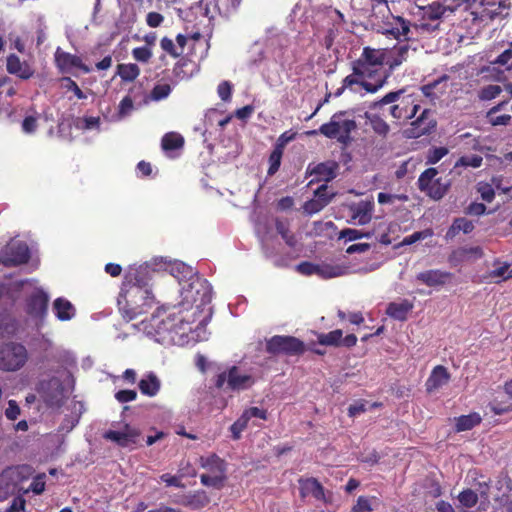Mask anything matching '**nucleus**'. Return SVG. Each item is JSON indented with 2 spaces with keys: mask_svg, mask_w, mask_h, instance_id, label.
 Segmentation results:
<instances>
[{
  "mask_svg": "<svg viewBox=\"0 0 512 512\" xmlns=\"http://www.w3.org/2000/svg\"><path fill=\"white\" fill-rule=\"evenodd\" d=\"M162 259H154L137 268H131L125 276V281L118 298V307L122 316L128 321L146 313L154 304L151 280L156 266Z\"/></svg>",
  "mask_w": 512,
  "mask_h": 512,
  "instance_id": "f257e3e1",
  "label": "nucleus"
},
{
  "mask_svg": "<svg viewBox=\"0 0 512 512\" xmlns=\"http://www.w3.org/2000/svg\"><path fill=\"white\" fill-rule=\"evenodd\" d=\"M471 2H475V0H452L450 5L445 6L434 1L427 6L420 7V18L412 24V28L416 35L433 34L440 29L442 18L446 16L447 12L453 13L460 7L467 10Z\"/></svg>",
  "mask_w": 512,
  "mask_h": 512,
  "instance_id": "f03ea898",
  "label": "nucleus"
},
{
  "mask_svg": "<svg viewBox=\"0 0 512 512\" xmlns=\"http://www.w3.org/2000/svg\"><path fill=\"white\" fill-rule=\"evenodd\" d=\"M150 330L147 333L159 343L176 342L177 337H183L192 331V322L181 313H173L165 318L152 316L149 321Z\"/></svg>",
  "mask_w": 512,
  "mask_h": 512,
  "instance_id": "7ed1b4c3",
  "label": "nucleus"
},
{
  "mask_svg": "<svg viewBox=\"0 0 512 512\" xmlns=\"http://www.w3.org/2000/svg\"><path fill=\"white\" fill-rule=\"evenodd\" d=\"M357 129L356 121L348 116L347 111L334 113L330 121L322 124L318 130L306 132L309 136L321 134L329 139H336L340 144L348 145L351 140V133Z\"/></svg>",
  "mask_w": 512,
  "mask_h": 512,
  "instance_id": "20e7f679",
  "label": "nucleus"
},
{
  "mask_svg": "<svg viewBox=\"0 0 512 512\" xmlns=\"http://www.w3.org/2000/svg\"><path fill=\"white\" fill-rule=\"evenodd\" d=\"M200 466L207 470V473L200 475V481L204 486L221 489L227 479V463L217 454L200 457Z\"/></svg>",
  "mask_w": 512,
  "mask_h": 512,
  "instance_id": "39448f33",
  "label": "nucleus"
},
{
  "mask_svg": "<svg viewBox=\"0 0 512 512\" xmlns=\"http://www.w3.org/2000/svg\"><path fill=\"white\" fill-rule=\"evenodd\" d=\"M29 476L30 468L25 465L8 467L3 470L0 474V501L25 491L23 483L29 479Z\"/></svg>",
  "mask_w": 512,
  "mask_h": 512,
  "instance_id": "423d86ee",
  "label": "nucleus"
},
{
  "mask_svg": "<svg viewBox=\"0 0 512 512\" xmlns=\"http://www.w3.org/2000/svg\"><path fill=\"white\" fill-rule=\"evenodd\" d=\"M29 359V353L25 345L15 341H9L0 345V370L4 372H16L21 370Z\"/></svg>",
  "mask_w": 512,
  "mask_h": 512,
  "instance_id": "0eeeda50",
  "label": "nucleus"
},
{
  "mask_svg": "<svg viewBox=\"0 0 512 512\" xmlns=\"http://www.w3.org/2000/svg\"><path fill=\"white\" fill-rule=\"evenodd\" d=\"M511 3L509 0H482L479 10L472 11L474 24L487 25L489 22L508 16Z\"/></svg>",
  "mask_w": 512,
  "mask_h": 512,
  "instance_id": "6e6552de",
  "label": "nucleus"
},
{
  "mask_svg": "<svg viewBox=\"0 0 512 512\" xmlns=\"http://www.w3.org/2000/svg\"><path fill=\"white\" fill-rule=\"evenodd\" d=\"M30 256L27 243L15 238L0 247V264L5 267H17L26 264Z\"/></svg>",
  "mask_w": 512,
  "mask_h": 512,
  "instance_id": "1a4fd4ad",
  "label": "nucleus"
},
{
  "mask_svg": "<svg viewBox=\"0 0 512 512\" xmlns=\"http://www.w3.org/2000/svg\"><path fill=\"white\" fill-rule=\"evenodd\" d=\"M266 352L272 355L297 356L305 351L304 342L294 336L275 335L266 340Z\"/></svg>",
  "mask_w": 512,
  "mask_h": 512,
  "instance_id": "9d476101",
  "label": "nucleus"
},
{
  "mask_svg": "<svg viewBox=\"0 0 512 512\" xmlns=\"http://www.w3.org/2000/svg\"><path fill=\"white\" fill-rule=\"evenodd\" d=\"M255 379L252 375L242 374L237 366H232L228 371H224L216 376L215 386L222 389L227 384V389L231 391L246 390L252 387Z\"/></svg>",
  "mask_w": 512,
  "mask_h": 512,
  "instance_id": "9b49d317",
  "label": "nucleus"
},
{
  "mask_svg": "<svg viewBox=\"0 0 512 512\" xmlns=\"http://www.w3.org/2000/svg\"><path fill=\"white\" fill-rule=\"evenodd\" d=\"M49 295L42 288H35L25 299V312L37 325L43 324L48 313Z\"/></svg>",
  "mask_w": 512,
  "mask_h": 512,
  "instance_id": "f8f14e48",
  "label": "nucleus"
},
{
  "mask_svg": "<svg viewBox=\"0 0 512 512\" xmlns=\"http://www.w3.org/2000/svg\"><path fill=\"white\" fill-rule=\"evenodd\" d=\"M299 483V494L302 499L309 496L313 497L317 501H322L325 504L332 503V493L325 492L323 485L314 477L300 478Z\"/></svg>",
  "mask_w": 512,
  "mask_h": 512,
  "instance_id": "ddd939ff",
  "label": "nucleus"
},
{
  "mask_svg": "<svg viewBox=\"0 0 512 512\" xmlns=\"http://www.w3.org/2000/svg\"><path fill=\"white\" fill-rule=\"evenodd\" d=\"M140 436L141 432L139 429L131 427L128 424H125L121 431L108 430L103 435L104 439L115 442L122 448H134L137 445Z\"/></svg>",
  "mask_w": 512,
  "mask_h": 512,
  "instance_id": "4468645a",
  "label": "nucleus"
},
{
  "mask_svg": "<svg viewBox=\"0 0 512 512\" xmlns=\"http://www.w3.org/2000/svg\"><path fill=\"white\" fill-rule=\"evenodd\" d=\"M41 397L50 407H60L64 400V387L62 382L53 377L46 382L41 383Z\"/></svg>",
  "mask_w": 512,
  "mask_h": 512,
  "instance_id": "2eb2a0df",
  "label": "nucleus"
},
{
  "mask_svg": "<svg viewBox=\"0 0 512 512\" xmlns=\"http://www.w3.org/2000/svg\"><path fill=\"white\" fill-rule=\"evenodd\" d=\"M412 24L401 16L391 15V20L386 23L384 34L392 36L395 39H404L410 41L415 39Z\"/></svg>",
  "mask_w": 512,
  "mask_h": 512,
  "instance_id": "dca6fc26",
  "label": "nucleus"
},
{
  "mask_svg": "<svg viewBox=\"0 0 512 512\" xmlns=\"http://www.w3.org/2000/svg\"><path fill=\"white\" fill-rule=\"evenodd\" d=\"M55 64L61 73H71L73 68L86 74L91 72L90 67L83 63L81 57L65 52L60 48H57L55 52Z\"/></svg>",
  "mask_w": 512,
  "mask_h": 512,
  "instance_id": "f3484780",
  "label": "nucleus"
},
{
  "mask_svg": "<svg viewBox=\"0 0 512 512\" xmlns=\"http://www.w3.org/2000/svg\"><path fill=\"white\" fill-rule=\"evenodd\" d=\"M342 82L344 83V88L350 89L351 91L356 92L354 86L359 85L367 93L374 94L386 84L387 77H380L374 82H369L361 79L358 75L355 74V72L352 71V73L346 76Z\"/></svg>",
  "mask_w": 512,
  "mask_h": 512,
  "instance_id": "a211bd4d",
  "label": "nucleus"
},
{
  "mask_svg": "<svg viewBox=\"0 0 512 512\" xmlns=\"http://www.w3.org/2000/svg\"><path fill=\"white\" fill-rule=\"evenodd\" d=\"M338 168L339 165L335 161L322 162L315 165L313 168H310L309 166L307 172L310 175H315V179L311 180L310 184H312L314 181L329 182L333 180L337 176Z\"/></svg>",
  "mask_w": 512,
  "mask_h": 512,
  "instance_id": "6ab92c4d",
  "label": "nucleus"
},
{
  "mask_svg": "<svg viewBox=\"0 0 512 512\" xmlns=\"http://www.w3.org/2000/svg\"><path fill=\"white\" fill-rule=\"evenodd\" d=\"M451 375L443 365L435 366L426 380L425 387L428 393H432L443 387L450 381Z\"/></svg>",
  "mask_w": 512,
  "mask_h": 512,
  "instance_id": "aec40b11",
  "label": "nucleus"
},
{
  "mask_svg": "<svg viewBox=\"0 0 512 512\" xmlns=\"http://www.w3.org/2000/svg\"><path fill=\"white\" fill-rule=\"evenodd\" d=\"M420 106L415 104L411 97L403 99L399 104H395L390 109V114L397 120H409L416 116Z\"/></svg>",
  "mask_w": 512,
  "mask_h": 512,
  "instance_id": "412c9836",
  "label": "nucleus"
},
{
  "mask_svg": "<svg viewBox=\"0 0 512 512\" xmlns=\"http://www.w3.org/2000/svg\"><path fill=\"white\" fill-rule=\"evenodd\" d=\"M451 276L450 272L432 269L418 273L416 279L429 287H436L444 285Z\"/></svg>",
  "mask_w": 512,
  "mask_h": 512,
  "instance_id": "4be33fe9",
  "label": "nucleus"
},
{
  "mask_svg": "<svg viewBox=\"0 0 512 512\" xmlns=\"http://www.w3.org/2000/svg\"><path fill=\"white\" fill-rule=\"evenodd\" d=\"M6 68L10 74L17 75L24 80L31 78L34 74L31 67L26 62H21L16 54H10L7 57Z\"/></svg>",
  "mask_w": 512,
  "mask_h": 512,
  "instance_id": "5701e85b",
  "label": "nucleus"
},
{
  "mask_svg": "<svg viewBox=\"0 0 512 512\" xmlns=\"http://www.w3.org/2000/svg\"><path fill=\"white\" fill-rule=\"evenodd\" d=\"M358 59L376 68L384 64L387 65V49H375L366 46L363 48L362 54Z\"/></svg>",
  "mask_w": 512,
  "mask_h": 512,
  "instance_id": "b1692460",
  "label": "nucleus"
},
{
  "mask_svg": "<svg viewBox=\"0 0 512 512\" xmlns=\"http://www.w3.org/2000/svg\"><path fill=\"white\" fill-rule=\"evenodd\" d=\"M412 125L417 129V136L431 133L436 127V121L432 118V111L424 109L412 122Z\"/></svg>",
  "mask_w": 512,
  "mask_h": 512,
  "instance_id": "393cba45",
  "label": "nucleus"
},
{
  "mask_svg": "<svg viewBox=\"0 0 512 512\" xmlns=\"http://www.w3.org/2000/svg\"><path fill=\"white\" fill-rule=\"evenodd\" d=\"M409 45L403 44L387 49V66L391 71L395 70L408 58Z\"/></svg>",
  "mask_w": 512,
  "mask_h": 512,
  "instance_id": "a878e982",
  "label": "nucleus"
},
{
  "mask_svg": "<svg viewBox=\"0 0 512 512\" xmlns=\"http://www.w3.org/2000/svg\"><path fill=\"white\" fill-rule=\"evenodd\" d=\"M53 311L57 319L60 321H69L76 314L73 304L63 297H59L54 300Z\"/></svg>",
  "mask_w": 512,
  "mask_h": 512,
  "instance_id": "bb28decb",
  "label": "nucleus"
},
{
  "mask_svg": "<svg viewBox=\"0 0 512 512\" xmlns=\"http://www.w3.org/2000/svg\"><path fill=\"white\" fill-rule=\"evenodd\" d=\"M448 79L449 77L447 75H443L440 78L423 85L421 87V92L428 98H439L446 92Z\"/></svg>",
  "mask_w": 512,
  "mask_h": 512,
  "instance_id": "cd10ccee",
  "label": "nucleus"
},
{
  "mask_svg": "<svg viewBox=\"0 0 512 512\" xmlns=\"http://www.w3.org/2000/svg\"><path fill=\"white\" fill-rule=\"evenodd\" d=\"M140 392L148 397H154L161 388V382L155 373L149 372L138 383Z\"/></svg>",
  "mask_w": 512,
  "mask_h": 512,
  "instance_id": "c85d7f7f",
  "label": "nucleus"
},
{
  "mask_svg": "<svg viewBox=\"0 0 512 512\" xmlns=\"http://www.w3.org/2000/svg\"><path fill=\"white\" fill-rule=\"evenodd\" d=\"M352 71L355 72V74L358 75L361 79L366 81L367 79H373L376 81L378 78L382 77L378 73V68L359 59H356L352 62Z\"/></svg>",
  "mask_w": 512,
  "mask_h": 512,
  "instance_id": "c756f323",
  "label": "nucleus"
},
{
  "mask_svg": "<svg viewBox=\"0 0 512 512\" xmlns=\"http://www.w3.org/2000/svg\"><path fill=\"white\" fill-rule=\"evenodd\" d=\"M412 308L413 305L408 300H403L401 303L392 302L388 305L386 313L395 320L405 321Z\"/></svg>",
  "mask_w": 512,
  "mask_h": 512,
  "instance_id": "7c9ffc66",
  "label": "nucleus"
},
{
  "mask_svg": "<svg viewBox=\"0 0 512 512\" xmlns=\"http://www.w3.org/2000/svg\"><path fill=\"white\" fill-rule=\"evenodd\" d=\"M474 230V223L464 217L454 219L452 225L446 232V238H454L460 231L465 234H469Z\"/></svg>",
  "mask_w": 512,
  "mask_h": 512,
  "instance_id": "2f4dec72",
  "label": "nucleus"
},
{
  "mask_svg": "<svg viewBox=\"0 0 512 512\" xmlns=\"http://www.w3.org/2000/svg\"><path fill=\"white\" fill-rule=\"evenodd\" d=\"M482 421V418L479 413L473 412L468 415H461L456 419V431H467L471 430L475 426L479 425Z\"/></svg>",
  "mask_w": 512,
  "mask_h": 512,
  "instance_id": "473e14b6",
  "label": "nucleus"
},
{
  "mask_svg": "<svg viewBox=\"0 0 512 512\" xmlns=\"http://www.w3.org/2000/svg\"><path fill=\"white\" fill-rule=\"evenodd\" d=\"M184 146V138L176 132L166 133L161 140V147L165 152L181 149Z\"/></svg>",
  "mask_w": 512,
  "mask_h": 512,
  "instance_id": "72a5a7b5",
  "label": "nucleus"
},
{
  "mask_svg": "<svg viewBox=\"0 0 512 512\" xmlns=\"http://www.w3.org/2000/svg\"><path fill=\"white\" fill-rule=\"evenodd\" d=\"M449 187L450 183L448 181H442L441 178H437L431 186L426 188L423 192H426V194L434 200H440L448 192Z\"/></svg>",
  "mask_w": 512,
  "mask_h": 512,
  "instance_id": "f704fd0d",
  "label": "nucleus"
},
{
  "mask_svg": "<svg viewBox=\"0 0 512 512\" xmlns=\"http://www.w3.org/2000/svg\"><path fill=\"white\" fill-rule=\"evenodd\" d=\"M210 498L207 493L203 490L196 491L193 494L185 497L184 504L192 509H201L208 505Z\"/></svg>",
  "mask_w": 512,
  "mask_h": 512,
  "instance_id": "c9c22d12",
  "label": "nucleus"
},
{
  "mask_svg": "<svg viewBox=\"0 0 512 512\" xmlns=\"http://www.w3.org/2000/svg\"><path fill=\"white\" fill-rule=\"evenodd\" d=\"M343 331L341 329H335L328 333H319L317 335V341L323 346H341Z\"/></svg>",
  "mask_w": 512,
  "mask_h": 512,
  "instance_id": "e433bc0d",
  "label": "nucleus"
},
{
  "mask_svg": "<svg viewBox=\"0 0 512 512\" xmlns=\"http://www.w3.org/2000/svg\"><path fill=\"white\" fill-rule=\"evenodd\" d=\"M365 118L369 122L373 131L381 137H386L390 128L389 125L377 114L365 113Z\"/></svg>",
  "mask_w": 512,
  "mask_h": 512,
  "instance_id": "4c0bfd02",
  "label": "nucleus"
},
{
  "mask_svg": "<svg viewBox=\"0 0 512 512\" xmlns=\"http://www.w3.org/2000/svg\"><path fill=\"white\" fill-rule=\"evenodd\" d=\"M117 74L120 76L122 81L132 82L139 76L140 68L134 63L119 64L117 66Z\"/></svg>",
  "mask_w": 512,
  "mask_h": 512,
  "instance_id": "58836bf2",
  "label": "nucleus"
},
{
  "mask_svg": "<svg viewBox=\"0 0 512 512\" xmlns=\"http://www.w3.org/2000/svg\"><path fill=\"white\" fill-rule=\"evenodd\" d=\"M348 267L342 265L322 264L318 265L317 275L322 278H334L347 273Z\"/></svg>",
  "mask_w": 512,
  "mask_h": 512,
  "instance_id": "ea45409f",
  "label": "nucleus"
},
{
  "mask_svg": "<svg viewBox=\"0 0 512 512\" xmlns=\"http://www.w3.org/2000/svg\"><path fill=\"white\" fill-rule=\"evenodd\" d=\"M372 204L370 203H359L353 209V218L358 221L360 225H365L371 220Z\"/></svg>",
  "mask_w": 512,
  "mask_h": 512,
  "instance_id": "a19ab883",
  "label": "nucleus"
},
{
  "mask_svg": "<svg viewBox=\"0 0 512 512\" xmlns=\"http://www.w3.org/2000/svg\"><path fill=\"white\" fill-rule=\"evenodd\" d=\"M17 330V321L8 313H0V337L12 335Z\"/></svg>",
  "mask_w": 512,
  "mask_h": 512,
  "instance_id": "79ce46f5",
  "label": "nucleus"
},
{
  "mask_svg": "<svg viewBox=\"0 0 512 512\" xmlns=\"http://www.w3.org/2000/svg\"><path fill=\"white\" fill-rule=\"evenodd\" d=\"M275 228L278 234L281 235L285 243L291 247L294 248L297 244V240L295 235L290 231L288 224L286 222H283L281 220H277L275 223Z\"/></svg>",
  "mask_w": 512,
  "mask_h": 512,
  "instance_id": "37998d69",
  "label": "nucleus"
},
{
  "mask_svg": "<svg viewBox=\"0 0 512 512\" xmlns=\"http://www.w3.org/2000/svg\"><path fill=\"white\" fill-rule=\"evenodd\" d=\"M453 255L460 260H467L469 258L479 259L482 258L484 253L480 246L474 247H461L453 252Z\"/></svg>",
  "mask_w": 512,
  "mask_h": 512,
  "instance_id": "c03bdc74",
  "label": "nucleus"
},
{
  "mask_svg": "<svg viewBox=\"0 0 512 512\" xmlns=\"http://www.w3.org/2000/svg\"><path fill=\"white\" fill-rule=\"evenodd\" d=\"M458 500L465 508H472L478 502V493L472 489H464L459 493Z\"/></svg>",
  "mask_w": 512,
  "mask_h": 512,
  "instance_id": "a18cd8bd",
  "label": "nucleus"
},
{
  "mask_svg": "<svg viewBox=\"0 0 512 512\" xmlns=\"http://www.w3.org/2000/svg\"><path fill=\"white\" fill-rule=\"evenodd\" d=\"M438 174L436 168H428L423 171L418 178V188L423 192L434 182L435 176Z\"/></svg>",
  "mask_w": 512,
  "mask_h": 512,
  "instance_id": "49530a36",
  "label": "nucleus"
},
{
  "mask_svg": "<svg viewBox=\"0 0 512 512\" xmlns=\"http://www.w3.org/2000/svg\"><path fill=\"white\" fill-rule=\"evenodd\" d=\"M171 86L169 84H157L150 92L149 98L153 101H160L169 96Z\"/></svg>",
  "mask_w": 512,
  "mask_h": 512,
  "instance_id": "de8ad7c7",
  "label": "nucleus"
},
{
  "mask_svg": "<svg viewBox=\"0 0 512 512\" xmlns=\"http://www.w3.org/2000/svg\"><path fill=\"white\" fill-rule=\"evenodd\" d=\"M282 155H283V151L276 149V148H274L273 151L271 152L269 159H268L269 168H268L267 174L269 176L274 175L279 170V167L281 165Z\"/></svg>",
  "mask_w": 512,
  "mask_h": 512,
  "instance_id": "09e8293b",
  "label": "nucleus"
},
{
  "mask_svg": "<svg viewBox=\"0 0 512 512\" xmlns=\"http://www.w3.org/2000/svg\"><path fill=\"white\" fill-rule=\"evenodd\" d=\"M482 161L483 158L480 155H464L458 159L455 166L478 168L482 165Z\"/></svg>",
  "mask_w": 512,
  "mask_h": 512,
  "instance_id": "8fccbe9b",
  "label": "nucleus"
},
{
  "mask_svg": "<svg viewBox=\"0 0 512 512\" xmlns=\"http://www.w3.org/2000/svg\"><path fill=\"white\" fill-rule=\"evenodd\" d=\"M433 235L432 229H425L422 231L414 232L411 235H408L403 238L401 245H411L414 244L420 240H424L428 237H431Z\"/></svg>",
  "mask_w": 512,
  "mask_h": 512,
  "instance_id": "3c124183",
  "label": "nucleus"
},
{
  "mask_svg": "<svg viewBox=\"0 0 512 512\" xmlns=\"http://www.w3.org/2000/svg\"><path fill=\"white\" fill-rule=\"evenodd\" d=\"M248 422L241 414V416L230 426L231 437L233 440H239L242 432L247 428Z\"/></svg>",
  "mask_w": 512,
  "mask_h": 512,
  "instance_id": "603ef678",
  "label": "nucleus"
},
{
  "mask_svg": "<svg viewBox=\"0 0 512 512\" xmlns=\"http://www.w3.org/2000/svg\"><path fill=\"white\" fill-rule=\"evenodd\" d=\"M242 415L248 423L252 418H259L262 420H267L268 418L267 410L258 407H249L243 411Z\"/></svg>",
  "mask_w": 512,
  "mask_h": 512,
  "instance_id": "864d4df0",
  "label": "nucleus"
},
{
  "mask_svg": "<svg viewBox=\"0 0 512 512\" xmlns=\"http://www.w3.org/2000/svg\"><path fill=\"white\" fill-rule=\"evenodd\" d=\"M502 89L499 85H488L483 87L479 92V98L481 100H492L496 98L500 93Z\"/></svg>",
  "mask_w": 512,
  "mask_h": 512,
  "instance_id": "5fc2aeb1",
  "label": "nucleus"
},
{
  "mask_svg": "<svg viewBox=\"0 0 512 512\" xmlns=\"http://www.w3.org/2000/svg\"><path fill=\"white\" fill-rule=\"evenodd\" d=\"M448 154L446 147H434L428 151L427 164H436Z\"/></svg>",
  "mask_w": 512,
  "mask_h": 512,
  "instance_id": "6e6d98bb",
  "label": "nucleus"
},
{
  "mask_svg": "<svg viewBox=\"0 0 512 512\" xmlns=\"http://www.w3.org/2000/svg\"><path fill=\"white\" fill-rule=\"evenodd\" d=\"M133 58L139 62L147 63L152 57V52L149 47L142 46L136 47L132 50Z\"/></svg>",
  "mask_w": 512,
  "mask_h": 512,
  "instance_id": "4d7b16f0",
  "label": "nucleus"
},
{
  "mask_svg": "<svg viewBox=\"0 0 512 512\" xmlns=\"http://www.w3.org/2000/svg\"><path fill=\"white\" fill-rule=\"evenodd\" d=\"M160 46L163 51L168 53L173 58H178L182 54V51H177L173 40L166 36L160 40Z\"/></svg>",
  "mask_w": 512,
  "mask_h": 512,
  "instance_id": "13d9d810",
  "label": "nucleus"
},
{
  "mask_svg": "<svg viewBox=\"0 0 512 512\" xmlns=\"http://www.w3.org/2000/svg\"><path fill=\"white\" fill-rule=\"evenodd\" d=\"M61 81L64 83V87L68 91H72L78 99H86L87 96L73 79L70 77H63Z\"/></svg>",
  "mask_w": 512,
  "mask_h": 512,
  "instance_id": "bf43d9fd",
  "label": "nucleus"
},
{
  "mask_svg": "<svg viewBox=\"0 0 512 512\" xmlns=\"http://www.w3.org/2000/svg\"><path fill=\"white\" fill-rule=\"evenodd\" d=\"M133 109H134L133 100L129 95H127L119 103L118 115L121 118L126 117L133 111Z\"/></svg>",
  "mask_w": 512,
  "mask_h": 512,
  "instance_id": "052dcab7",
  "label": "nucleus"
},
{
  "mask_svg": "<svg viewBox=\"0 0 512 512\" xmlns=\"http://www.w3.org/2000/svg\"><path fill=\"white\" fill-rule=\"evenodd\" d=\"M233 86L229 81H222L217 87V93L224 102L231 100Z\"/></svg>",
  "mask_w": 512,
  "mask_h": 512,
  "instance_id": "680f3d73",
  "label": "nucleus"
},
{
  "mask_svg": "<svg viewBox=\"0 0 512 512\" xmlns=\"http://www.w3.org/2000/svg\"><path fill=\"white\" fill-rule=\"evenodd\" d=\"M373 507L369 498L365 496H359L356 504L351 508V512H372Z\"/></svg>",
  "mask_w": 512,
  "mask_h": 512,
  "instance_id": "e2e57ef3",
  "label": "nucleus"
},
{
  "mask_svg": "<svg viewBox=\"0 0 512 512\" xmlns=\"http://www.w3.org/2000/svg\"><path fill=\"white\" fill-rule=\"evenodd\" d=\"M325 206H327V201L312 199L304 204V209L308 214H315L320 212Z\"/></svg>",
  "mask_w": 512,
  "mask_h": 512,
  "instance_id": "0e129e2a",
  "label": "nucleus"
},
{
  "mask_svg": "<svg viewBox=\"0 0 512 512\" xmlns=\"http://www.w3.org/2000/svg\"><path fill=\"white\" fill-rule=\"evenodd\" d=\"M3 93H5L8 97H12L16 94V89L10 77L4 76L0 78V94Z\"/></svg>",
  "mask_w": 512,
  "mask_h": 512,
  "instance_id": "69168bd1",
  "label": "nucleus"
},
{
  "mask_svg": "<svg viewBox=\"0 0 512 512\" xmlns=\"http://www.w3.org/2000/svg\"><path fill=\"white\" fill-rule=\"evenodd\" d=\"M38 128V118L36 116H26L22 121V130L26 134L34 133Z\"/></svg>",
  "mask_w": 512,
  "mask_h": 512,
  "instance_id": "338daca9",
  "label": "nucleus"
},
{
  "mask_svg": "<svg viewBox=\"0 0 512 512\" xmlns=\"http://www.w3.org/2000/svg\"><path fill=\"white\" fill-rule=\"evenodd\" d=\"M489 407L495 415H503L512 411V403H503L496 400L492 401Z\"/></svg>",
  "mask_w": 512,
  "mask_h": 512,
  "instance_id": "774afa93",
  "label": "nucleus"
}]
</instances>
